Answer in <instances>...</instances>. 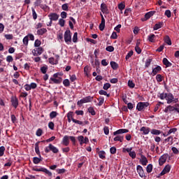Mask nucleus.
Here are the masks:
<instances>
[{"mask_svg": "<svg viewBox=\"0 0 179 179\" xmlns=\"http://www.w3.org/2000/svg\"><path fill=\"white\" fill-rule=\"evenodd\" d=\"M129 130L127 129H120L116 131L113 132L114 136L113 141L115 142H124V134H128Z\"/></svg>", "mask_w": 179, "mask_h": 179, "instance_id": "obj_1", "label": "nucleus"}, {"mask_svg": "<svg viewBox=\"0 0 179 179\" xmlns=\"http://www.w3.org/2000/svg\"><path fill=\"white\" fill-rule=\"evenodd\" d=\"M150 106L149 102H138L136 106V110L138 111H145V109L148 108Z\"/></svg>", "mask_w": 179, "mask_h": 179, "instance_id": "obj_2", "label": "nucleus"}, {"mask_svg": "<svg viewBox=\"0 0 179 179\" xmlns=\"http://www.w3.org/2000/svg\"><path fill=\"white\" fill-rule=\"evenodd\" d=\"M50 152L57 154L58 152H59V150H58V148H57V147L54 146L52 144H49L48 146L45 148V152L50 153Z\"/></svg>", "mask_w": 179, "mask_h": 179, "instance_id": "obj_3", "label": "nucleus"}, {"mask_svg": "<svg viewBox=\"0 0 179 179\" xmlns=\"http://www.w3.org/2000/svg\"><path fill=\"white\" fill-rule=\"evenodd\" d=\"M167 104H171V103H178V99L174 98V95L173 94L169 93L166 95Z\"/></svg>", "mask_w": 179, "mask_h": 179, "instance_id": "obj_4", "label": "nucleus"}, {"mask_svg": "<svg viewBox=\"0 0 179 179\" xmlns=\"http://www.w3.org/2000/svg\"><path fill=\"white\" fill-rule=\"evenodd\" d=\"M64 41L66 44L72 43V35H71V30L68 29L64 32Z\"/></svg>", "mask_w": 179, "mask_h": 179, "instance_id": "obj_5", "label": "nucleus"}, {"mask_svg": "<svg viewBox=\"0 0 179 179\" xmlns=\"http://www.w3.org/2000/svg\"><path fill=\"white\" fill-rule=\"evenodd\" d=\"M44 52V49L42 47H38L32 50L34 57H38Z\"/></svg>", "mask_w": 179, "mask_h": 179, "instance_id": "obj_6", "label": "nucleus"}, {"mask_svg": "<svg viewBox=\"0 0 179 179\" xmlns=\"http://www.w3.org/2000/svg\"><path fill=\"white\" fill-rule=\"evenodd\" d=\"M170 170H171V166L169 164L166 165L162 171L158 175V176H157V178H160L162 176H164V174H167V173H170Z\"/></svg>", "mask_w": 179, "mask_h": 179, "instance_id": "obj_7", "label": "nucleus"}, {"mask_svg": "<svg viewBox=\"0 0 179 179\" xmlns=\"http://www.w3.org/2000/svg\"><path fill=\"white\" fill-rule=\"evenodd\" d=\"M34 171H42L43 173H45V174H47L49 177H52V173H51V171H48V169H47L46 168H34L33 169Z\"/></svg>", "mask_w": 179, "mask_h": 179, "instance_id": "obj_8", "label": "nucleus"}, {"mask_svg": "<svg viewBox=\"0 0 179 179\" xmlns=\"http://www.w3.org/2000/svg\"><path fill=\"white\" fill-rule=\"evenodd\" d=\"M93 100V96H87L80 99L77 102L78 105L79 104H85V103H90Z\"/></svg>", "mask_w": 179, "mask_h": 179, "instance_id": "obj_9", "label": "nucleus"}, {"mask_svg": "<svg viewBox=\"0 0 179 179\" xmlns=\"http://www.w3.org/2000/svg\"><path fill=\"white\" fill-rule=\"evenodd\" d=\"M11 104L14 108H17L19 106V99H17V97L13 96L10 99Z\"/></svg>", "mask_w": 179, "mask_h": 179, "instance_id": "obj_10", "label": "nucleus"}, {"mask_svg": "<svg viewBox=\"0 0 179 179\" xmlns=\"http://www.w3.org/2000/svg\"><path fill=\"white\" fill-rule=\"evenodd\" d=\"M169 158V154H164L160 157L159 159V166H163L166 162H167V159Z\"/></svg>", "mask_w": 179, "mask_h": 179, "instance_id": "obj_11", "label": "nucleus"}, {"mask_svg": "<svg viewBox=\"0 0 179 179\" xmlns=\"http://www.w3.org/2000/svg\"><path fill=\"white\" fill-rule=\"evenodd\" d=\"M48 17L50 18V20H52V22H57V20L59 19V15L57 14V13H50L48 15Z\"/></svg>", "mask_w": 179, "mask_h": 179, "instance_id": "obj_12", "label": "nucleus"}, {"mask_svg": "<svg viewBox=\"0 0 179 179\" xmlns=\"http://www.w3.org/2000/svg\"><path fill=\"white\" fill-rule=\"evenodd\" d=\"M137 173L141 178L146 177L145 175V171H143V168L141 165H138L136 167Z\"/></svg>", "mask_w": 179, "mask_h": 179, "instance_id": "obj_13", "label": "nucleus"}, {"mask_svg": "<svg viewBox=\"0 0 179 179\" xmlns=\"http://www.w3.org/2000/svg\"><path fill=\"white\" fill-rule=\"evenodd\" d=\"M160 72H162V66L157 65L155 68H152V76H156Z\"/></svg>", "mask_w": 179, "mask_h": 179, "instance_id": "obj_14", "label": "nucleus"}, {"mask_svg": "<svg viewBox=\"0 0 179 179\" xmlns=\"http://www.w3.org/2000/svg\"><path fill=\"white\" fill-rule=\"evenodd\" d=\"M101 22L99 24V30L101 31H103L104 30V28L106 27V19H104V16H103V14H101Z\"/></svg>", "mask_w": 179, "mask_h": 179, "instance_id": "obj_15", "label": "nucleus"}, {"mask_svg": "<svg viewBox=\"0 0 179 179\" xmlns=\"http://www.w3.org/2000/svg\"><path fill=\"white\" fill-rule=\"evenodd\" d=\"M50 83L52 84L55 83V85H59V83H62V78H50Z\"/></svg>", "mask_w": 179, "mask_h": 179, "instance_id": "obj_16", "label": "nucleus"}, {"mask_svg": "<svg viewBox=\"0 0 179 179\" xmlns=\"http://www.w3.org/2000/svg\"><path fill=\"white\" fill-rule=\"evenodd\" d=\"M153 15H155V11H150V12L145 13V17L141 19L142 22L149 20V19H150V17H152V16H153Z\"/></svg>", "mask_w": 179, "mask_h": 179, "instance_id": "obj_17", "label": "nucleus"}, {"mask_svg": "<svg viewBox=\"0 0 179 179\" xmlns=\"http://www.w3.org/2000/svg\"><path fill=\"white\" fill-rule=\"evenodd\" d=\"M140 131L143 132V135H148L150 132V128L148 127H142Z\"/></svg>", "mask_w": 179, "mask_h": 179, "instance_id": "obj_18", "label": "nucleus"}, {"mask_svg": "<svg viewBox=\"0 0 179 179\" xmlns=\"http://www.w3.org/2000/svg\"><path fill=\"white\" fill-rule=\"evenodd\" d=\"M140 162L142 166H146L148 164V158L145 155H141Z\"/></svg>", "mask_w": 179, "mask_h": 179, "instance_id": "obj_19", "label": "nucleus"}, {"mask_svg": "<svg viewBox=\"0 0 179 179\" xmlns=\"http://www.w3.org/2000/svg\"><path fill=\"white\" fill-rule=\"evenodd\" d=\"M162 62L164 64V65H165V66L166 68H170V66H173V64H171V62H170L169 61V59H167V58L164 57L162 60Z\"/></svg>", "mask_w": 179, "mask_h": 179, "instance_id": "obj_20", "label": "nucleus"}, {"mask_svg": "<svg viewBox=\"0 0 179 179\" xmlns=\"http://www.w3.org/2000/svg\"><path fill=\"white\" fill-rule=\"evenodd\" d=\"M40 144V141H38L35 143V152L36 155H38V157H41V154L40 153V148L38 147V145Z\"/></svg>", "mask_w": 179, "mask_h": 179, "instance_id": "obj_21", "label": "nucleus"}, {"mask_svg": "<svg viewBox=\"0 0 179 179\" xmlns=\"http://www.w3.org/2000/svg\"><path fill=\"white\" fill-rule=\"evenodd\" d=\"M101 10L103 13H108V8H107V5H106V3H102L101 4Z\"/></svg>", "mask_w": 179, "mask_h": 179, "instance_id": "obj_22", "label": "nucleus"}, {"mask_svg": "<svg viewBox=\"0 0 179 179\" xmlns=\"http://www.w3.org/2000/svg\"><path fill=\"white\" fill-rule=\"evenodd\" d=\"M62 143L64 146H68L69 145V136H64L62 140Z\"/></svg>", "mask_w": 179, "mask_h": 179, "instance_id": "obj_23", "label": "nucleus"}, {"mask_svg": "<svg viewBox=\"0 0 179 179\" xmlns=\"http://www.w3.org/2000/svg\"><path fill=\"white\" fill-rule=\"evenodd\" d=\"M176 110V107L172 106H168L167 107L165 108L164 109V113H171V111H175Z\"/></svg>", "mask_w": 179, "mask_h": 179, "instance_id": "obj_24", "label": "nucleus"}, {"mask_svg": "<svg viewBox=\"0 0 179 179\" xmlns=\"http://www.w3.org/2000/svg\"><path fill=\"white\" fill-rule=\"evenodd\" d=\"M45 33H47V29L45 28H41L37 31L38 36H43V34H45Z\"/></svg>", "mask_w": 179, "mask_h": 179, "instance_id": "obj_25", "label": "nucleus"}, {"mask_svg": "<svg viewBox=\"0 0 179 179\" xmlns=\"http://www.w3.org/2000/svg\"><path fill=\"white\" fill-rule=\"evenodd\" d=\"M163 24H164L163 22H159L157 24H155L153 28L154 30H159V29H162V27H163Z\"/></svg>", "mask_w": 179, "mask_h": 179, "instance_id": "obj_26", "label": "nucleus"}, {"mask_svg": "<svg viewBox=\"0 0 179 179\" xmlns=\"http://www.w3.org/2000/svg\"><path fill=\"white\" fill-rule=\"evenodd\" d=\"M99 157L102 159V160H106V152L103 150L99 151L98 152Z\"/></svg>", "mask_w": 179, "mask_h": 179, "instance_id": "obj_27", "label": "nucleus"}, {"mask_svg": "<svg viewBox=\"0 0 179 179\" xmlns=\"http://www.w3.org/2000/svg\"><path fill=\"white\" fill-rule=\"evenodd\" d=\"M40 162H43V157H35L33 158V163L34 164H38V163H40Z\"/></svg>", "mask_w": 179, "mask_h": 179, "instance_id": "obj_28", "label": "nucleus"}, {"mask_svg": "<svg viewBox=\"0 0 179 179\" xmlns=\"http://www.w3.org/2000/svg\"><path fill=\"white\" fill-rule=\"evenodd\" d=\"M155 38H156V35L154 34H150L148 36V40L150 41V43H155Z\"/></svg>", "mask_w": 179, "mask_h": 179, "instance_id": "obj_29", "label": "nucleus"}, {"mask_svg": "<svg viewBox=\"0 0 179 179\" xmlns=\"http://www.w3.org/2000/svg\"><path fill=\"white\" fill-rule=\"evenodd\" d=\"M150 133L152 134V135H160V134H162V131L157 130L156 129H152L150 130Z\"/></svg>", "mask_w": 179, "mask_h": 179, "instance_id": "obj_30", "label": "nucleus"}, {"mask_svg": "<svg viewBox=\"0 0 179 179\" xmlns=\"http://www.w3.org/2000/svg\"><path fill=\"white\" fill-rule=\"evenodd\" d=\"M110 66L114 71H117L118 69V64L115 62H110Z\"/></svg>", "mask_w": 179, "mask_h": 179, "instance_id": "obj_31", "label": "nucleus"}, {"mask_svg": "<svg viewBox=\"0 0 179 179\" xmlns=\"http://www.w3.org/2000/svg\"><path fill=\"white\" fill-rule=\"evenodd\" d=\"M164 43H166V44H168V45H171V39L170 38V36L166 35L164 37Z\"/></svg>", "mask_w": 179, "mask_h": 179, "instance_id": "obj_32", "label": "nucleus"}, {"mask_svg": "<svg viewBox=\"0 0 179 179\" xmlns=\"http://www.w3.org/2000/svg\"><path fill=\"white\" fill-rule=\"evenodd\" d=\"M99 103H98V106L99 107H101L102 104H104V97L103 96H100L99 98L97 99Z\"/></svg>", "mask_w": 179, "mask_h": 179, "instance_id": "obj_33", "label": "nucleus"}, {"mask_svg": "<svg viewBox=\"0 0 179 179\" xmlns=\"http://www.w3.org/2000/svg\"><path fill=\"white\" fill-rule=\"evenodd\" d=\"M57 115H58V113H57V111H52L50 113L49 117H50V120H52V119L55 118L57 117Z\"/></svg>", "mask_w": 179, "mask_h": 179, "instance_id": "obj_34", "label": "nucleus"}, {"mask_svg": "<svg viewBox=\"0 0 179 179\" xmlns=\"http://www.w3.org/2000/svg\"><path fill=\"white\" fill-rule=\"evenodd\" d=\"M99 94L101 96H106L107 97H110V94H108L106 91L104 90H101L99 91Z\"/></svg>", "mask_w": 179, "mask_h": 179, "instance_id": "obj_35", "label": "nucleus"}, {"mask_svg": "<svg viewBox=\"0 0 179 179\" xmlns=\"http://www.w3.org/2000/svg\"><path fill=\"white\" fill-rule=\"evenodd\" d=\"M49 63L51 64V65H57V64H58V61H55V59H54V57H50L48 59Z\"/></svg>", "mask_w": 179, "mask_h": 179, "instance_id": "obj_36", "label": "nucleus"}, {"mask_svg": "<svg viewBox=\"0 0 179 179\" xmlns=\"http://www.w3.org/2000/svg\"><path fill=\"white\" fill-rule=\"evenodd\" d=\"M62 10H65L66 12H68L69 10V5L68 3H64L62 6Z\"/></svg>", "mask_w": 179, "mask_h": 179, "instance_id": "obj_37", "label": "nucleus"}, {"mask_svg": "<svg viewBox=\"0 0 179 179\" xmlns=\"http://www.w3.org/2000/svg\"><path fill=\"white\" fill-rule=\"evenodd\" d=\"M63 85L65 87H69L71 86V82L68 79H65L63 80Z\"/></svg>", "mask_w": 179, "mask_h": 179, "instance_id": "obj_38", "label": "nucleus"}, {"mask_svg": "<svg viewBox=\"0 0 179 179\" xmlns=\"http://www.w3.org/2000/svg\"><path fill=\"white\" fill-rule=\"evenodd\" d=\"M153 170V165L152 164H149L146 167L147 173H150Z\"/></svg>", "mask_w": 179, "mask_h": 179, "instance_id": "obj_39", "label": "nucleus"}, {"mask_svg": "<svg viewBox=\"0 0 179 179\" xmlns=\"http://www.w3.org/2000/svg\"><path fill=\"white\" fill-rule=\"evenodd\" d=\"M78 141L80 142V145L82 146V145L84 143L85 137L83 136H79L78 137Z\"/></svg>", "mask_w": 179, "mask_h": 179, "instance_id": "obj_40", "label": "nucleus"}, {"mask_svg": "<svg viewBox=\"0 0 179 179\" xmlns=\"http://www.w3.org/2000/svg\"><path fill=\"white\" fill-rule=\"evenodd\" d=\"M128 86L130 87V89H134V87H135V83L133 80H129L128 81Z\"/></svg>", "mask_w": 179, "mask_h": 179, "instance_id": "obj_41", "label": "nucleus"}, {"mask_svg": "<svg viewBox=\"0 0 179 179\" xmlns=\"http://www.w3.org/2000/svg\"><path fill=\"white\" fill-rule=\"evenodd\" d=\"M156 80L157 82H163V76L161 74H157L156 76Z\"/></svg>", "mask_w": 179, "mask_h": 179, "instance_id": "obj_42", "label": "nucleus"}, {"mask_svg": "<svg viewBox=\"0 0 179 179\" xmlns=\"http://www.w3.org/2000/svg\"><path fill=\"white\" fill-rule=\"evenodd\" d=\"M22 42L24 45H29V36H24Z\"/></svg>", "mask_w": 179, "mask_h": 179, "instance_id": "obj_43", "label": "nucleus"}, {"mask_svg": "<svg viewBox=\"0 0 179 179\" xmlns=\"http://www.w3.org/2000/svg\"><path fill=\"white\" fill-rule=\"evenodd\" d=\"M134 55V51L133 50H131L129 51L127 55H126V57H125V59L127 61H128V59L129 58H131V57H132Z\"/></svg>", "mask_w": 179, "mask_h": 179, "instance_id": "obj_44", "label": "nucleus"}, {"mask_svg": "<svg viewBox=\"0 0 179 179\" xmlns=\"http://www.w3.org/2000/svg\"><path fill=\"white\" fill-rule=\"evenodd\" d=\"M5 147L4 146H1L0 147V157H2L3 155H5Z\"/></svg>", "mask_w": 179, "mask_h": 179, "instance_id": "obj_45", "label": "nucleus"}, {"mask_svg": "<svg viewBox=\"0 0 179 179\" xmlns=\"http://www.w3.org/2000/svg\"><path fill=\"white\" fill-rule=\"evenodd\" d=\"M176 131H178L177 128L170 129L168 131L167 136L171 135V134H176Z\"/></svg>", "mask_w": 179, "mask_h": 179, "instance_id": "obj_46", "label": "nucleus"}, {"mask_svg": "<svg viewBox=\"0 0 179 179\" xmlns=\"http://www.w3.org/2000/svg\"><path fill=\"white\" fill-rule=\"evenodd\" d=\"M111 87V84L106 83L103 85V90H108Z\"/></svg>", "mask_w": 179, "mask_h": 179, "instance_id": "obj_47", "label": "nucleus"}, {"mask_svg": "<svg viewBox=\"0 0 179 179\" xmlns=\"http://www.w3.org/2000/svg\"><path fill=\"white\" fill-rule=\"evenodd\" d=\"M88 113H90L91 115H96V111H94V109L92 107L88 108Z\"/></svg>", "mask_w": 179, "mask_h": 179, "instance_id": "obj_48", "label": "nucleus"}, {"mask_svg": "<svg viewBox=\"0 0 179 179\" xmlns=\"http://www.w3.org/2000/svg\"><path fill=\"white\" fill-rule=\"evenodd\" d=\"M48 69V66H43L41 68V71L42 72V73H47V70Z\"/></svg>", "mask_w": 179, "mask_h": 179, "instance_id": "obj_49", "label": "nucleus"}, {"mask_svg": "<svg viewBox=\"0 0 179 179\" xmlns=\"http://www.w3.org/2000/svg\"><path fill=\"white\" fill-rule=\"evenodd\" d=\"M110 38L113 40H117L118 38V35H117V32L113 31L112 35L110 36Z\"/></svg>", "mask_w": 179, "mask_h": 179, "instance_id": "obj_50", "label": "nucleus"}, {"mask_svg": "<svg viewBox=\"0 0 179 179\" xmlns=\"http://www.w3.org/2000/svg\"><path fill=\"white\" fill-rule=\"evenodd\" d=\"M106 51H108V52H113V51H114V47L113 45H109L106 48Z\"/></svg>", "mask_w": 179, "mask_h": 179, "instance_id": "obj_51", "label": "nucleus"}, {"mask_svg": "<svg viewBox=\"0 0 179 179\" xmlns=\"http://www.w3.org/2000/svg\"><path fill=\"white\" fill-rule=\"evenodd\" d=\"M31 10L33 19L34 20H36L37 19V13H36V10H34L33 8H31Z\"/></svg>", "mask_w": 179, "mask_h": 179, "instance_id": "obj_52", "label": "nucleus"}, {"mask_svg": "<svg viewBox=\"0 0 179 179\" xmlns=\"http://www.w3.org/2000/svg\"><path fill=\"white\" fill-rule=\"evenodd\" d=\"M59 24L61 27H64V26H65V20L60 18L59 20Z\"/></svg>", "mask_w": 179, "mask_h": 179, "instance_id": "obj_53", "label": "nucleus"}, {"mask_svg": "<svg viewBox=\"0 0 179 179\" xmlns=\"http://www.w3.org/2000/svg\"><path fill=\"white\" fill-rule=\"evenodd\" d=\"M152 61V59H148L146 60L145 64V68H149V66H150V64H151Z\"/></svg>", "mask_w": 179, "mask_h": 179, "instance_id": "obj_54", "label": "nucleus"}, {"mask_svg": "<svg viewBox=\"0 0 179 179\" xmlns=\"http://www.w3.org/2000/svg\"><path fill=\"white\" fill-rule=\"evenodd\" d=\"M173 136H169L167 138L165 139V142H170L169 145H173Z\"/></svg>", "mask_w": 179, "mask_h": 179, "instance_id": "obj_55", "label": "nucleus"}, {"mask_svg": "<svg viewBox=\"0 0 179 179\" xmlns=\"http://www.w3.org/2000/svg\"><path fill=\"white\" fill-rule=\"evenodd\" d=\"M110 152L111 155H115V153H117V148L115 147H111L110 148Z\"/></svg>", "mask_w": 179, "mask_h": 179, "instance_id": "obj_56", "label": "nucleus"}, {"mask_svg": "<svg viewBox=\"0 0 179 179\" xmlns=\"http://www.w3.org/2000/svg\"><path fill=\"white\" fill-rule=\"evenodd\" d=\"M36 136H41V135H43V129H38L36 130Z\"/></svg>", "mask_w": 179, "mask_h": 179, "instance_id": "obj_57", "label": "nucleus"}, {"mask_svg": "<svg viewBox=\"0 0 179 179\" xmlns=\"http://www.w3.org/2000/svg\"><path fill=\"white\" fill-rule=\"evenodd\" d=\"M42 2H43V0H36L34 2V6H41Z\"/></svg>", "mask_w": 179, "mask_h": 179, "instance_id": "obj_58", "label": "nucleus"}, {"mask_svg": "<svg viewBox=\"0 0 179 179\" xmlns=\"http://www.w3.org/2000/svg\"><path fill=\"white\" fill-rule=\"evenodd\" d=\"M129 156L131 157V159H136V152L135 151H131L129 154Z\"/></svg>", "mask_w": 179, "mask_h": 179, "instance_id": "obj_59", "label": "nucleus"}, {"mask_svg": "<svg viewBox=\"0 0 179 179\" xmlns=\"http://www.w3.org/2000/svg\"><path fill=\"white\" fill-rule=\"evenodd\" d=\"M73 42L78 43V32H75L73 36Z\"/></svg>", "mask_w": 179, "mask_h": 179, "instance_id": "obj_60", "label": "nucleus"}, {"mask_svg": "<svg viewBox=\"0 0 179 179\" xmlns=\"http://www.w3.org/2000/svg\"><path fill=\"white\" fill-rule=\"evenodd\" d=\"M159 97L161 99V100H164V99H166L167 97V93H162L159 94Z\"/></svg>", "mask_w": 179, "mask_h": 179, "instance_id": "obj_61", "label": "nucleus"}, {"mask_svg": "<svg viewBox=\"0 0 179 179\" xmlns=\"http://www.w3.org/2000/svg\"><path fill=\"white\" fill-rule=\"evenodd\" d=\"M4 37L6 40H13V34H6Z\"/></svg>", "mask_w": 179, "mask_h": 179, "instance_id": "obj_62", "label": "nucleus"}, {"mask_svg": "<svg viewBox=\"0 0 179 179\" xmlns=\"http://www.w3.org/2000/svg\"><path fill=\"white\" fill-rule=\"evenodd\" d=\"M41 45V41L36 39L34 42V47H39Z\"/></svg>", "mask_w": 179, "mask_h": 179, "instance_id": "obj_63", "label": "nucleus"}, {"mask_svg": "<svg viewBox=\"0 0 179 179\" xmlns=\"http://www.w3.org/2000/svg\"><path fill=\"white\" fill-rule=\"evenodd\" d=\"M6 61L8 62H13V57H12V55H8L6 57Z\"/></svg>", "mask_w": 179, "mask_h": 179, "instance_id": "obj_64", "label": "nucleus"}]
</instances>
